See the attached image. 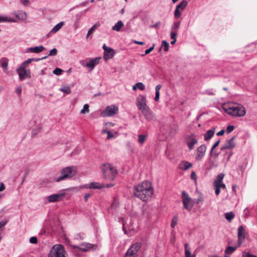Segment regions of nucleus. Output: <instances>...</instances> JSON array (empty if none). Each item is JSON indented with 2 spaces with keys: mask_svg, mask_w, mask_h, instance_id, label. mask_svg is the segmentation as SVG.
I'll return each mask as SVG.
<instances>
[{
  "mask_svg": "<svg viewBox=\"0 0 257 257\" xmlns=\"http://www.w3.org/2000/svg\"><path fill=\"white\" fill-rule=\"evenodd\" d=\"M47 57H48V56H45L44 57H42L41 58H38V59L29 58L28 60H27L24 62H23L22 64V65H21V66H22V67H25V68H26L27 66L29 64H30L32 61H40V60H43V59H45L47 58Z\"/></svg>",
  "mask_w": 257,
  "mask_h": 257,
  "instance_id": "nucleus-23",
  "label": "nucleus"
},
{
  "mask_svg": "<svg viewBox=\"0 0 257 257\" xmlns=\"http://www.w3.org/2000/svg\"><path fill=\"white\" fill-rule=\"evenodd\" d=\"M45 50V48L42 46L30 47L28 49V52L39 53Z\"/></svg>",
  "mask_w": 257,
  "mask_h": 257,
  "instance_id": "nucleus-21",
  "label": "nucleus"
},
{
  "mask_svg": "<svg viewBox=\"0 0 257 257\" xmlns=\"http://www.w3.org/2000/svg\"><path fill=\"white\" fill-rule=\"evenodd\" d=\"M94 245L89 243H83L80 244L79 245H73L72 246L73 248L77 251L78 250H81L82 251H86L90 250L93 247Z\"/></svg>",
  "mask_w": 257,
  "mask_h": 257,
  "instance_id": "nucleus-15",
  "label": "nucleus"
},
{
  "mask_svg": "<svg viewBox=\"0 0 257 257\" xmlns=\"http://www.w3.org/2000/svg\"><path fill=\"white\" fill-rule=\"evenodd\" d=\"M222 108L225 112L234 117H241L246 113L245 108L239 104H223Z\"/></svg>",
  "mask_w": 257,
  "mask_h": 257,
  "instance_id": "nucleus-2",
  "label": "nucleus"
},
{
  "mask_svg": "<svg viewBox=\"0 0 257 257\" xmlns=\"http://www.w3.org/2000/svg\"><path fill=\"white\" fill-rule=\"evenodd\" d=\"M162 46L164 47V50L167 52L169 50V44L166 40L162 41Z\"/></svg>",
  "mask_w": 257,
  "mask_h": 257,
  "instance_id": "nucleus-44",
  "label": "nucleus"
},
{
  "mask_svg": "<svg viewBox=\"0 0 257 257\" xmlns=\"http://www.w3.org/2000/svg\"><path fill=\"white\" fill-rule=\"evenodd\" d=\"M89 188L90 189H101L104 187V184H101L98 182H91L89 184Z\"/></svg>",
  "mask_w": 257,
  "mask_h": 257,
  "instance_id": "nucleus-29",
  "label": "nucleus"
},
{
  "mask_svg": "<svg viewBox=\"0 0 257 257\" xmlns=\"http://www.w3.org/2000/svg\"><path fill=\"white\" fill-rule=\"evenodd\" d=\"M235 138V136H233L231 139L227 140L226 143L221 147V150L233 149L235 147V143H234Z\"/></svg>",
  "mask_w": 257,
  "mask_h": 257,
  "instance_id": "nucleus-18",
  "label": "nucleus"
},
{
  "mask_svg": "<svg viewBox=\"0 0 257 257\" xmlns=\"http://www.w3.org/2000/svg\"><path fill=\"white\" fill-rule=\"evenodd\" d=\"M65 193L53 194L46 197L49 203L61 201L65 196Z\"/></svg>",
  "mask_w": 257,
  "mask_h": 257,
  "instance_id": "nucleus-14",
  "label": "nucleus"
},
{
  "mask_svg": "<svg viewBox=\"0 0 257 257\" xmlns=\"http://www.w3.org/2000/svg\"><path fill=\"white\" fill-rule=\"evenodd\" d=\"M178 222V216L177 215H175L172 220L171 226L172 228H174L175 226L177 225Z\"/></svg>",
  "mask_w": 257,
  "mask_h": 257,
  "instance_id": "nucleus-41",
  "label": "nucleus"
},
{
  "mask_svg": "<svg viewBox=\"0 0 257 257\" xmlns=\"http://www.w3.org/2000/svg\"><path fill=\"white\" fill-rule=\"evenodd\" d=\"M160 97V92H156L155 93V97L154 98V99L156 101H158Z\"/></svg>",
  "mask_w": 257,
  "mask_h": 257,
  "instance_id": "nucleus-59",
  "label": "nucleus"
},
{
  "mask_svg": "<svg viewBox=\"0 0 257 257\" xmlns=\"http://www.w3.org/2000/svg\"><path fill=\"white\" fill-rule=\"evenodd\" d=\"M190 177L192 180H196V175L194 172H192L191 173Z\"/></svg>",
  "mask_w": 257,
  "mask_h": 257,
  "instance_id": "nucleus-58",
  "label": "nucleus"
},
{
  "mask_svg": "<svg viewBox=\"0 0 257 257\" xmlns=\"http://www.w3.org/2000/svg\"><path fill=\"white\" fill-rule=\"evenodd\" d=\"M90 196V194H89V193H86L85 195H84V200L85 202H86L88 200V198Z\"/></svg>",
  "mask_w": 257,
  "mask_h": 257,
  "instance_id": "nucleus-62",
  "label": "nucleus"
},
{
  "mask_svg": "<svg viewBox=\"0 0 257 257\" xmlns=\"http://www.w3.org/2000/svg\"><path fill=\"white\" fill-rule=\"evenodd\" d=\"M8 220L5 219L2 221H0V231H3L4 230V227L6 226V225L8 223Z\"/></svg>",
  "mask_w": 257,
  "mask_h": 257,
  "instance_id": "nucleus-45",
  "label": "nucleus"
},
{
  "mask_svg": "<svg viewBox=\"0 0 257 257\" xmlns=\"http://www.w3.org/2000/svg\"><path fill=\"white\" fill-rule=\"evenodd\" d=\"M63 25V22H61L57 24L52 28V29L51 30L49 33L47 35V36H50L51 33H56V32H57L61 28Z\"/></svg>",
  "mask_w": 257,
  "mask_h": 257,
  "instance_id": "nucleus-24",
  "label": "nucleus"
},
{
  "mask_svg": "<svg viewBox=\"0 0 257 257\" xmlns=\"http://www.w3.org/2000/svg\"><path fill=\"white\" fill-rule=\"evenodd\" d=\"M136 105L138 109L140 110L148 107L147 104L146 96L143 95H139L137 98Z\"/></svg>",
  "mask_w": 257,
  "mask_h": 257,
  "instance_id": "nucleus-11",
  "label": "nucleus"
},
{
  "mask_svg": "<svg viewBox=\"0 0 257 257\" xmlns=\"http://www.w3.org/2000/svg\"><path fill=\"white\" fill-rule=\"evenodd\" d=\"M180 22H175L173 23V25L171 27V29L173 32H175L176 33L177 30L179 29L180 26Z\"/></svg>",
  "mask_w": 257,
  "mask_h": 257,
  "instance_id": "nucleus-34",
  "label": "nucleus"
},
{
  "mask_svg": "<svg viewBox=\"0 0 257 257\" xmlns=\"http://www.w3.org/2000/svg\"><path fill=\"white\" fill-rule=\"evenodd\" d=\"M182 197L183 204V208L189 211H190L193 206L192 204L191 206H189L192 201L191 198L190 197L188 194L184 191L182 192Z\"/></svg>",
  "mask_w": 257,
  "mask_h": 257,
  "instance_id": "nucleus-8",
  "label": "nucleus"
},
{
  "mask_svg": "<svg viewBox=\"0 0 257 257\" xmlns=\"http://www.w3.org/2000/svg\"><path fill=\"white\" fill-rule=\"evenodd\" d=\"M5 189V185L3 183L1 182L0 183V192L4 190Z\"/></svg>",
  "mask_w": 257,
  "mask_h": 257,
  "instance_id": "nucleus-60",
  "label": "nucleus"
},
{
  "mask_svg": "<svg viewBox=\"0 0 257 257\" xmlns=\"http://www.w3.org/2000/svg\"><path fill=\"white\" fill-rule=\"evenodd\" d=\"M22 4L24 6H28L29 4V0H20Z\"/></svg>",
  "mask_w": 257,
  "mask_h": 257,
  "instance_id": "nucleus-57",
  "label": "nucleus"
},
{
  "mask_svg": "<svg viewBox=\"0 0 257 257\" xmlns=\"http://www.w3.org/2000/svg\"><path fill=\"white\" fill-rule=\"evenodd\" d=\"M236 249V247L228 246L226 247L225 252L226 254H230Z\"/></svg>",
  "mask_w": 257,
  "mask_h": 257,
  "instance_id": "nucleus-38",
  "label": "nucleus"
},
{
  "mask_svg": "<svg viewBox=\"0 0 257 257\" xmlns=\"http://www.w3.org/2000/svg\"><path fill=\"white\" fill-rule=\"evenodd\" d=\"M224 175L223 173H220L217 175L216 178L213 182L214 186H219L220 184L222 183V180L224 178Z\"/></svg>",
  "mask_w": 257,
  "mask_h": 257,
  "instance_id": "nucleus-27",
  "label": "nucleus"
},
{
  "mask_svg": "<svg viewBox=\"0 0 257 257\" xmlns=\"http://www.w3.org/2000/svg\"><path fill=\"white\" fill-rule=\"evenodd\" d=\"M77 173L76 168L74 166H69L63 168L61 171V175L55 178L56 182H60L62 180L71 178Z\"/></svg>",
  "mask_w": 257,
  "mask_h": 257,
  "instance_id": "nucleus-3",
  "label": "nucleus"
},
{
  "mask_svg": "<svg viewBox=\"0 0 257 257\" xmlns=\"http://www.w3.org/2000/svg\"><path fill=\"white\" fill-rule=\"evenodd\" d=\"M16 92L19 94H21L22 92V88L18 87L16 90Z\"/></svg>",
  "mask_w": 257,
  "mask_h": 257,
  "instance_id": "nucleus-63",
  "label": "nucleus"
},
{
  "mask_svg": "<svg viewBox=\"0 0 257 257\" xmlns=\"http://www.w3.org/2000/svg\"><path fill=\"white\" fill-rule=\"evenodd\" d=\"M9 60L7 58L4 57L0 60L1 66L5 72L8 70Z\"/></svg>",
  "mask_w": 257,
  "mask_h": 257,
  "instance_id": "nucleus-26",
  "label": "nucleus"
},
{
  "mask_svg": "<svg viewBox=\"0 0 257 257\" xmlns=\"http://www.w3.org/2000/svg\"><path fill=\"white\" fill-rule=\"evenodd\" d=\"M147 138V135H138V142L141 145L144 144Z\"/></svg>",
  "mask_w": 257,
  "mask_h": 257,
  "instance_id": "nucleus-33",
  "label": "nucleus"
},
{
  "mask_svg": "<svg viewBox=\"0 0 257 257\" xmlns=\"http://www.w3.org/2000/svg\"><path fill=\"white\" fill-rule=\"evenodd\" d=\"M66 251L63 245L55 244L51 248L48 257H66Z\"/></svg>",
  "mask_w": 257,
  "mask_h": 257,
  "instance_id": "nucleus-5",
  "label": "nucleus"
},
{
  "mask_svg": "<svg viewBox=\"0 0 257 257\" xmlns=\"http://www.w3.org/2000/svg\"><path fill=\"white\" fill-rule=\"evenodd\" d=\"M154 47H155V44H154L151 47H150L149 49H148L145 50V54H143L142 56H144L145 55H147V54H149L151 52H152L154 50Z\"/></svg>",
  "mask_w": 257,
  "mask_h": 257,
  "instance_id": "nucleus-50",
  "label": "nucleus"
},
{
  "mask_svg": "<svg viewBox=\"0 0 257 257\" xmlns=\"http://www.w3.org/2000/svg\"><path fill=\"white\" fill-rule=\"evenodd\" d=\"M220 143V140H218L216 143H215L214 144V145H213V146L212 147V148H211V151L210 152V154L209 155H212L213 154V151L214 150V149L217 147L219 144Z\"/></svg>",
  "mask_w": 257,
  "mask_h": 257,
  "instance_id": "nucleus-48",
  "label": "nucleus"
},
{
  "mask_svg": "<svg viewBox=\"0 0 257 257\" xmlns=\"http://www.w3.org/2000/svg\"><path fill=\"white\" fill-rule=\"evenodd\" d=\"M62 70L60 69V68H56L53 71V73L55 74V75H59L60 74H61L62 73Z\"/></svg>",
  "mask_w": 257,
  "mask_h": 257,
  "instance_id": "nucleus-47",
  "label": "nucleus"
},
{
  "mask_svg": "<svg viewBox=\"0 0 257 257\" xmlns=\"http://www.w3.org/2000/svg\"><path fill=\"white\" fill-rule=\"evenodd\" d=\"M234 129V126L233 125H229L227 126L226 128V132L227 134L230 133L231 132H232Z\"/></svg>",
  "mask_w": 257,
  "mask_h": 257,
  "instance_id": "nucleus-51",
  "label": "nucleus"
},
{
  "mask_svg": "<svg viewBox=\"0 0 257 257\" xmlns=\"http://www.w3.org/2000/svg\"><path fill=\"white\" fill-rule=\"evenodd\" d=\"M181 15V13L179 9H178L176 8L175 12H174V16L176 18H179Z\"/></svg>",
  "mask_w": 257,
  "mask_h": 257,
  "instance_id": "nucleus-52",
  "label": "nucleus"
},
{
  "mask_svg": "<svg viewBox=\"0 0 257 257\" xmlns=\"http://www.w3.org/2000/svg\"><path fill=\"white\" fill-rule=\"evenodd\" d=\"M30 243H33V244L37 243L38 242L37 238L35 236L31 237L30 238Z\"/></svg>",
  "mask_w": 257,
  "mask_h": 257,
  "instance_id": "nucleus-53",
  "label": "nucleus"
},
{
  "mask_svg": "<svg viewBox=\"0 0 257 257\" xmlns=\"http://www.w3.org/2000/svg\"><path fill=\"white\" fill-rule=\"evenodd\" d=\"M245 229L242 225L239 226L238 228V243L240 245L245 239Z\"/></svg>",
  "mask_w": 257,
  "mask_h": 257,
  "instance_id": "nucleus-17",
  "label": "nucleus"
},
{
  "mask_svg": "<svg viewBox=\"0 0 257 257\" xmlns=\"http://www.w3.org/2000/svg\"><path fill=\"white\" fill-rule=\"evenodd\" d=\"M141 111L145 116L146 119L148 121H150L156 119L154 113L149 106L141 110Z\"/></svg>",
  "mask_w": 257,
  "mask_h": 257,
  "instance_id": "nucleus-12",
  "label": "nucleus"
},
{
  "mask_svg": "<svg viewBox=\"0 0 257 257\" xmlns=\"http://www.w3.org/2000/svg\"><path fill=\"white\" fill-rule=\"evenodd\" d=\"M187 5V2L185 0H184L176 6V8L179 10L181 9L182 10H183L186 7Z\"/></svg>",
  "mask_w": 257,
  "mask_h": 257,
  "instance_id": "nucleus-35",
  "label": "nucleus"
},
{
  "mask_svg": "<svg viewBox=\"0 0 257 257\" xmlns=\"http://www.w3.org/2000/svg\"><path fill=\"white\" fill-rule=\"evenodd\" d=\"M41 126L40 125L38 126L36 128H34L33 130L32 133V137L35 136L36 135H37L41 131Z\"/></svg>",
  "mask_w": 257,
  "mask_h": 257,
  "instance_id": "nucleus-39",
  "label": "nucleus"
},
{
  "mask_svg": "<svg viewBox=\"0 0 257 257\" xmlns=\"http://www.w3.org/2000/svg\"><path fill=\"white\" fill-rule=\"evenodd\" d=\"M12 14L16 17L19 20L24 21L27 19V14L25 11H15Z\"/></svg>",
  "mask_w": 257,
  "mask_h": 257,
  "instance_id": "nucleus-20",
  "label": "nucleus"
},
{
  "mask_svg": "<svg viewBox=\"0 0 257 257\" xmlns=\"http://www.w3.org/2000/svg\"><path fill=\"white\" fill-rule=\"evenodd\" d=\"M243 257H257L255 255L251 254L249 253H243Z\"/></svg>",
  "mask_w": 257,
  "mask_h": 257,
  "instance_id": "nucleus-55",
  "label": "nucleus"
},
{
  "mask_svg": "<svg viewBox=\"0 0 257 257\" xmlns=\"http://www.w3.org/2000/svg\"><path fill=\"white\" fill-rule=\"evenodd\" d=\"M101 169L106 179L113 180L114 179L117 172L111 164H104L101 167Z\"/></svg>",
  "mask_w": 257,
  "mask_h": 257,
  "instance_id": "nucleus-4",
  "label": "nucleus"
},
{
  "mask_svg": "<svg viewBox=\"0 0 257 257\" xmlns=\"http://www.w3.org/2000/svg\"><path fill=\"white\" fill-rule=\"evenodd\" d=\"M17 71L19 74V78L21 81L25 79L31 78V72L30 70H27L26 68L20 66L17 69Z\"/></svg>",
  "mask_w": 257,
  "mask_h": 257,
  "instance_id": "nucleus-9",
  "label": "nucleus"
},
{
  "mask_svg": "<svg viewBox=\"0 0 257 257\" xmlns=\"http://www.w3.org/2000/svg\"><path fill=\"white\" fill-rule=\"evenodd\" d=\"M100 59L101 57L91 59L85 64V66L89 68L90 70H92L97 64H99Z\"/></svg>",
  "mask_w": 257,
  "mask_h": 257,
  "instance_id": "nucleus-19",
  "label": "nucleus"
},
{
  "mask_svg": "<svg viewBox=\"0 0 257 257\" xmlns=\"http://www.w3.org/2000/svg\"><path fill=\"white\" fill-rule=\"evenodd\" d=\"M160 24H161V22L159 21V22H157L156 23H155V24H154L153 25H151L150 26V28H157L160 25Z\"/></svg>",
  "mask_w": 257,
  "mask_h": 257,
  "instance_id": "nucleus-56",
  "label": "nucleus"
},
{
  "mask_svg": "<svg viewBox=\"0 0 257 257\" xmlns=\"http://www.w3.org/2000/svg\"><path fill=\"white\" fill-rule=\"evenodd\" d=\"M177 36V33L175 32L171 31V39L173 40L171 42V44L172 45L174 44L176 42V37Z\"/></svg>",
  "mask_w": 257,
  "mask_h": 257,
  "instance_id": "nucleus-40",
  "label": "nucleus"
},
{
  "mask_svg": "<svg viewBox=\"0 0 257 257\" xmlns=\"http://www.w3.org/2000/svg\"><path fill=\"white\" fill-rule=\"evenodd\" d=\"M215 133V128H211L210 130H208L206 133L204 135V140L206 141H207L211 139V138L214 136Z\"/></svg>",
  "mask_w": 257,
  "mask_h": 257,
  "instance_id": "nucleus-25",
  "label": "nucleus"
},
{
  "mask_svg": "<svg viewBox=\"0 0 257 257\" xmlns=\"http://www.w3.org/2000/svg\"><path fill=\"white\" fill-rule=\"evenodd\" d=\"M103 134L106 133L107 135V139H110L114 137V135L110 131L107 130H103L102 131Z\"/></svg>",
  "mask_w": 257,
  "mask_h": 257,
  "instance_id": "nucleus-42",
  "label": "nucleus"
},
{
  "mask_svg": "<svg viewBox=\"0 0 257 257\" xmlns=\"http://www.w3.org/2000/svg\"><path fill=\"white\" fill-rule=\"evenodd\" d=\"M89 105L87 104H85L84 105L83 109L81 110L80 113L82 114H84L85 113L89 112Z\"/></svg>",
  "mask_w": 257,
  "mask_h": 257,
  "instance_id": "nucleus-43",
  "label": "nucleus"
},
{
  "mask_svg": "<svg viewBox=\"0 0 257 257\" xmlns=\"http://www.w3.org/2000/svg\"><path fill=\"white\" fill-rule=\"evenodd\" d=\"M225 218L229 221H230L234 217V214L233 212H229L225 213Z\"/></svg>",
  "mask_w": 257,
  "mask_h": 257,
  "instance_id": "nucleus-36",
  "label": "nucleus"
},
{
  "mask_svg": "<svg viewBox=\"0 0 257 257\" xmlns=\"http://www.w3.org/2000/svg\"><path fill=\"white\" fill-rule=\"evenodd\" d=\"M57 54V50L56 48H53L50 51L48 56H56Z\"/></svg>",
  "mask_w": 257,
  "mask_h": 257,
  "instance_id": "nucleus-46",
  "label": "nucleus"
},
{
  "mask_svg": "<svg viewBox=\"0 0 257 257\" xmlns=\"http://www.w3.org/2000/svg\"><path fill=\"white\" fill-rule=\"evenodd\" d=\"M134 196L144 202L149 201L154 194V188L152 183L149 181H144L134 186L133 188Z\"/></svg>",
  "mask_w": 257,
  "mask_h": 257,
  "instance_id": "nucleus-1",
  "label": "nucleus"
},
{
  "mask_svg": "<svg viewBox=\"0 0 257 257\" xmlns=\"http://www.w3.org/2000/svg\"><path fill=\"white\" fill-rule=\"evenodd\" d=\"M203 200V198L201 196L199 197L197 200H196V202L197 203V204H199V203L202 202Z\"/></svg>",
  "mask_w": 257,
  "mask_h": 257,
  "instance_id": "nucleus-61",
  "label": "nucleus"
},
{
  "mask_svg": "<svg viewBox=\"0 0 257 257\" xmlns=\"http://www.w3.org/2000/svg\"><path fill=\"white\" fill-rule=\"evenodd\" d=\"M215 188V193L216 195H218L220 192V188L219 186H214Z\"/></svg>",
  "mask_w": 257,
  "mask_h": 257,
  "instance_id": "nucleus-54",
  "label": "nucleus"
},
{
  "mask_svg": "<svg viewBox=\"0 0 257 257\" xmlns=\"http://www.w3.org/2000/svg\"><path fill=\"white\" fill-rule=\"evenodd\" d=\"M192 167V164L187 161H182L179 164V168L182 170H187Z\"/></svg>",
  "mask_w": 257,
  "mask_h": 257,
  "instance_id": "nucleus-22",
  "label": "nucleus"
},
{
  "mask_svg": "<svg viewBox=\"0 0 257 257\" xmlns=\"http://www.w3.org/2000/svg\"><path fill=\"white\" fill-rule=\"evenodd\" d=\"M59 90L66 94H70L71 92L70 88L68 86H64L63 87L60 88Z\"/></svg>",
  "mask_w": 257,
  "mask_h": 257,
  "instance_id": "nucleus-37",
  "label": "nucleus"
},
{
  "mask_svg": "<svg viewBox=\"0 0 257 257\" xmlns=\"http://www.w3.org/2000/svg\"><path fill=\"white\" fill-rule=\"evenodd\" d=\"M16 20L13 18L7 16H0V23L3 22H16Z\"/></svg>",
  "mask_w": 257,
  "mask_h": 257,
  "instance_id": "nucleus-31",
  "label": "nucleus"
},
{
  "mask_svg": "<svg viewBox=\"0 0 257 257\" xmlns=\"http://www.w3.org/2000/svg\"><path fill=\"white\" fill-rule=\"evenodd\" d=\"M123 26V24L121 21H118L115 25L112 27V30L117 32L120 31L121 28Z\"/></svg>",
  "mask_w": 257,
  "mask_h": 257,
  "instance_id": "nucleus-30",
  "label": "nucleus"
},
{
  "mask_svg": "<svg viewBox=\"0 0 257 257\" xmlns=\"http://www.w3.org/2000/svg\"><path fill=\"white\" fill-rule=\"evenodd\" d=\"M99 26H100L99 23H96L90 29H89V30L88 31V33H87L86 38H88L89 35H90L91 34H92L95 31L97 27H99Z\"/></svg>",
  "mask_w": 257,
  "mask_h": 257,
  "instance_id": "nucleus-32",
  "label": "nucleus"
},
{
  "mask_svg": "<svg viewBox=\"0 0 257 257\" xmlns=\"http://www.w3.org/2000/svg\"><path fill=\"white\" fill-rule=\"evenodd\" d=\"M206 93L210 95H214V93L212 91V90H206Z\"/></svg>",
  "mask_w": 257,
  "mask_h": 257,
  "instance_id": "nucleus-64",
  "label": "nucleus"
},
{
  "mask_svg": "<svg viewBox=\"0 0 257 257\" xmlns=\"http://www.w3.org/2000/svg\"><path fill=\"white\" fill-rule=\"evenodd\" d=\"M186 141L190 151L192 150L194 148L195 145L198 143V140L194 134L187 135L186 137Z\"/></svg>",
  "mask_w": 257,
  "mask_h": 257,
  "instance_id": "nucleus-10",
  "label": "nucleus"
},
{
  "mask_svg": "<svg viewBox=\"0 0 257 257\" xmlns=\"http://www.w3.org/2000/svg\"><path fill=\"white\" fill-rule=\"evenodd\" d=\"M136 85L141 90H144L145 89V86L142 82H138L136 83Z\"/></svg>",
  "mask_w": 257,
  "mask_h": 257,
  "instance_id": "nucleus-49",
  "label": "nucleus"
},
{
  "mask_svg": "<svg viewBox=\"0 0 257 257\" xmlns=\"http://www.w3.org/2000/svg\"><path fill=\"white\" fill-rule=\"evenodd\" d=\"M142 244L140 242H136L133 244L126 252L124 257H137V253L140 249Z\"/></svg>",
  "mask_w": 257,
  "mask_h": 257,
  "instance_id": "nucleus-6",
  "label": "nucleus"
},
{
  "mask_svg": "<svg viewBox=\"0 0 257 257\" xmlns=\"http://www.w3.org/2000/svg\"><path fill=\"white\" fill-rule=\"evenodd\" d=\"M102 48L104 51L103 58L105 60L111 59L114 56V51L112 48L107 47L105 44L103 45Z\"/></svg>",
  "mask_w": 257,
  "mask_h": 257,
  "instance_id": "nucleus-16",
  "label": "nucleus"
},
{
  "mask_svg": "<svg viewBox=\"0 0 257 257\" xmlns=\"http://www.w3.org/2000/svg\"><path fill=\"white\" fill-rule=\"evenodd\" d=\"M118 107L113 105L108 106L105 109L101 112V115L103 117L111 116L116 114L118 112Z\"/></svg>",
  "mask_w": 257,
  "mask_h": 257,
  "instance_id": "nucleus-7",
  "label": "nucleus"
},
{
  "mask_svg": "<svg viewBox=\"0 0 257 257\" xmlns=\"http://www.w3.org/2000/svg\"><path fill=\"white\" fill-rule=\"evenodd\" d=\"M206 149L207 147L205 145H202L196 149L195 159L197 161H201L203 158Z\"/></svg>",
  "mask_w": 257,
  "mask_h": 257,
  "instance_id": "nucleus-13",
  "label": "nucleus"
},
{
  "mask_svg": "<svg viewBox=\"0 0 257 257\" xmlns=\"http://www.w3.org/2000/svg\"><path fill=\"white\" fill-rule=\"evenodd\" d=\"M185 246V257H196L195 254H191L190 251V249L189 246V244L188 243H185L184 244Z\"/></svg>",
  "mask_w": 257,
  "mask_h": 257,
  "instance_id": "nucleus-28",
  "label": "nucleus"
}]
</instances>
